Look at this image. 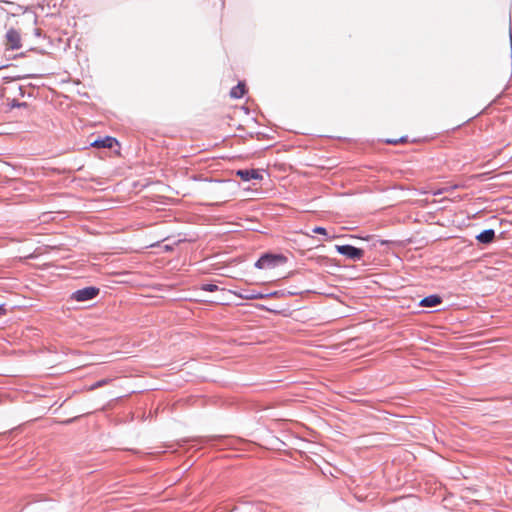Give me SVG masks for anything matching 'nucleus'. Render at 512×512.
<instances>
[{
    "instance_id": "obj_1",
    "label": "nucleus",
    "mask_w": 512,
    "mask_h": 512,
    "mask_svg": "<svg viewBox=\"0 0 512 512\" xmlns=\"http://www.w3.org/2000/svg\"><path fill=\"white\" fill-rule=\"evenodd\" d=\"M284 261L285 257L282 255L265 254L256 261L255 267L259 269H270Z\"/></svg>"
},
{
    "instance_id": "obj_2",
    "label": "nucleus",
    "mask_w": 512,
    "mask_h": 512,
    "mask_svg": "<svg viewBox=\"0 0 512 512\" xmlns=\"http://www.w3.org/2000/svg\"><path fill=\"white\" fill-rule=\"evenodd\" d=\"M336 251L353 261H360L364 256V250L352 245H336Z\"/></svg>"
},
{
    "instance_id": "obj_3",
    "label": "nucleus",
    "mask_w": 512,
    "mask_h": 512,
    "mask_svg": "<svg viewBox=\"0 0 512 512\" xmlns=\"http://www.w3.org/2000/svg\"><path fill=\"white\" fill-rule=\"evenodd\" d=\"M98 294L99 289L90 286L73 292L71 295V299L77 302H85L94 299Z\"/></svg>"
},
{
    "instance_id": "obj_4",
    "label": "nucleus",
    "mask_w": 512,
    "mask_h": 512,
    "mask_svg": "<svg viewBox=\"0 0 512 512\" xmlns=\"http://www.w3.org/2000/svg\"><path fill=\"white\" fill-rule=\"evenodd\" d=\"M6 39H7V44L9 45V47L11 49L15 50V49H19L21 47L20 34L16 30L10 29L6 33Z\"/></svg>"
},
{
    "instance_id": "obj_5",
    "label": "nucleus",
    "mask_w": 512,
    "mask_h": 512,
    "mask_svg": "<svg viewBox=\"0 0 512 512\" xmlns=\"http://www.w3.org/2000/svg\"><path fill=\"white\" fill-rule=\"evenodd\" d=\"M117 144V140L113 137L106 136L102 139H97L91 143V146L96 148H112Z\"/></svg>"
},
{
    "instance_id": "obj_6",
    "label": "nucleus",
    "mask_w": 512,
    "mask_h": 512,
    "mask_svg": "<svg viewBox=\"0 0 512 512\" xmlns=\"http://www.w3.org/2000/svg\"><path fill=\"white\" fill-rule=\"evenodd\" d=\"M237 175L240 176V178L244 181H249L251 179H262L260 172L255 169L239 170Z\"/></svg>"
},
{
    "instance_id": "obj_7",
    "label": "nucleus",
    "mask_w": 512,
    "mask_h": 512,
    "mask_svg": "<svg viewBox=\"0 0 512 512\" xmlns=\"http://www.w3.org/2000/svg\"><path fill=\"white\" fill-rule=\"evenodd\" d=\"M442 303V299L438 295H429L420 301L423 307H436Z\"/></svg>"
},
{
    "instance_id": "obj_8",
    "label": "nucleus",
    "mask_w": 512,
    "mask_h": 512,
    "mask_svg": "<svg viewBox=\"0 0 512 512\" xmlns=\"http://www.w3.org/2000/svg\"><path fill=\"white\" fill-rule=\"evenodd\" d=\"M495 238V231L493 229H486L476 236V239L483 244L491 243Z\"/></svg>"
},
{
    "instance_id": "obj_9",
    "label": "nucleus",
    "mask_w": 512,
    "mask_h": 512,
    "mask_svg": "<svg viewBox=\"0 0 512 512\" xmlns=\"http://www.w3.org/2000/svg\"><path fill=\"white\" fill-rule=\"evenodd\" d=\"M239 296L246 300L262 299L264 295L254 290H242Z\"/></svg>"
},
{
    "instance_id": "obj_10",
    "label": "nucleus",
    "mask_w": 512,
    "mask_h": 512,
    "mask_svg": "<svg viewBox=\"0 0 512 512\" xmlns=\"http://www.w3.org/2000/svg\"><path fill=\"white\" fill-rule=\"evenodd\" d=\"M245 93L244 83L239 82L238 85L233 87L230 91V96L235 99L241 98Z\"/></svg>"
},
{
    "instance_id": "obj_11",
    "label": "nucleus",
    "mask_w": 512,
    "mask_h": 512,
    "mask_svg": "<svg viewBox=\"0 0 512 512\" xmlns=\"http://www.w3.org/2000/svg\"><path fill=\"white\" fill-rule=\"evenodd\" d=\"M109 382L108 379H102L97 382H95L93 385H91L90 390H95L99 387H102L103 385L107 384Z\"/></svg>"
},
{
    "instance_id": "obj_12",
    "label": "nucleus",
    "mask_w": 512,
    "mask_h": 512,
    "mask_svg": "<svg viewBox=\"0 0 512 512\" xmlns=\"http://www.w3.org/2000/svg\"><path fill=\"white\" fill-rule=\"evenodd\" d=\"M313 233L321 234V235H327V230L324 227L317 226L312 229Z\"/></svg>"
},
{
    "instance_id": "obj_13",
    "label": "nucleus",
    "mask_w": 512,
    "mask_h": 512,
    "mask_svg": "<svg viewBox=\"0 0 512 512\" xmlns=\"http://www.w3.org/2000/svg\"><path fill=\"white\" fill-rule=\"evenodd\" d=\"M217 289H218V287L214 284L203 285V290H205V291L213 292V291H216Z\"/></svg>"
},
{
    "instance_id": "obj_14",
    "label": "nucleus",
    "mask_w": 512,
    "mask_h": 512,
    "mask_svg": "<svg viewBox=\"0 0 512 512\" xmlns=\"http://www.w3.org/2000/svg\"><path fill=\"white\" fill-rule=\"evenodd\" d=\"M387 143H389V144H396V143H398V141L397 140H387Z\"/></svg>"
},
{
    "instance_id": "obj_15",
    "label": "nucleus",
    "mask_w": 512,
    "mask_h": 512,
    "mask_svg": "<svg viewBox=\"0 0 512 512\" xmlns=\"http://www.w3.org/2000/svg\"><path fill=\"white\" fill-rule=\"evenodd\" d=\"M4 313H5V309L3 308V306H0V316H1L2 314H4Z\"/></svg>"
},
{
    "instance_id": "obj_16",
    "label": "nucleus",
    "mask_w": 512,
    "mask_h": 512,
    "mask_svg": "<svg viewBox=\"0 0 512 512\" xmlns=\"http://www.w3.org/2000/svg\"><path fill=\"white\" fill-rule=\"evenodd\" d=\"M17 106H26V103H19Z\"/></svg>"
}]
</instances>
